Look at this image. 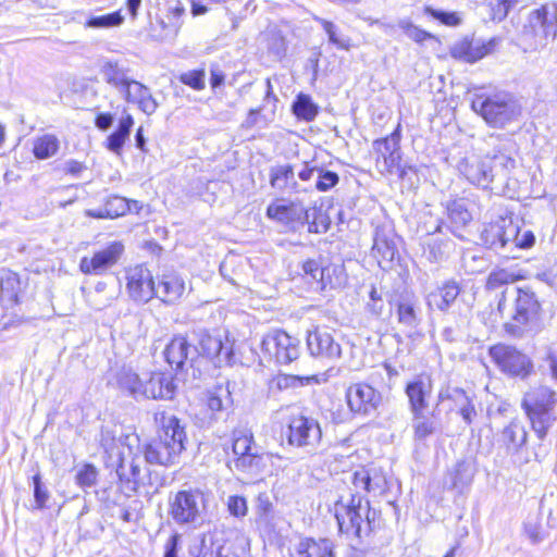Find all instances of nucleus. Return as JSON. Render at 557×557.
<instances>
[{"label": "nucleus", "mask_w": 557, "mask_h": 557, "mask_svg": "<svg viewBox=\"0 0 557 557\" xmlns=\"http://www.w3.org/2000/svg\"><path fill=\"white\" fill-rule=\"evenodd\" d=\"M156 421L161 425L159 435L141 447V454L149 463L173 465L185 449L187 441L185 425L178 418L168 416L165 412L157 413Z\"/></svg>", "instance_id": "1"}, {"label": "nucleus", "mask_w": 557, "mask_h": 557, "mask_svg": "<svg viewBox=\"0 0 557 557\" xmlns=\"http://www.w3.org/2000/svg\"><path fill=\"white\" fill-rule=\"evenodd\" d=\"M521 407L539 440H544L557 420V394L547 386L532 387L524 394Z\"/></svg>", "instance_id": "2"}, {"label": "nucleus", "mask_w": 557, "mask_h": 557, "mask_svg": "<svg viewBox=\"0 0 557 557\" xmlns=\"http://www.w3.org/2000/svg\"><path fill=\"white\" fill-rule=\"evenodd\" d=\"M335 517L343 534L361 539L371 532V522L375 518V511L370 509L368 499L359 494H350L349 498L345 499L342 496L335 503Z\"/></svg>", "instance_id": "3"}, {"label": "nucleus", "mask_w": 557, "mask_h": 557, "mask_svg": "<svg viewBox=\"0 0 557 557\" xmlns=\"http://www.w3.org/2000/svg\"><path fill=\"white\" fill-rule=\"evenodd\" d=\"M100 444L108 455L111 466L116 467L117 472L123 471L128 466L132 470L133 482L138 485L139 463L136 461L141 454L139 436L131 433L116 438L111 432L103 431Z\"/></svg>", "instance_id": "4"}, {"label": "nucleus", "mask_w": 557, "mask_h": 557, "mask_svg": "<svg viewBox=\"0 0 557 557\" xmlns=\"http://www.w3.org/2000/svg\"><path fill=\"white\" fill-rule=\"evenodd\" d=\"M471 108L492 127L504 128L518 121L522 113L519 101L508 92H498L487 97L479 96Z\"/></svg>", "instance_id": "5"}, {"label": "nucleus", "mask_w": 557, "mask_h": 557, "mask_svg": "<svg viewBox=\"0 0 557 557\" xmlns=\"http://www.w3.org/2000/svg\"><path fill=\"white\" fill-rule=\"evenodd\" d=\"M515 310L504 330L512 337H523L540 329L541 305L530 288H516Z\"/></svg>", "instance_id": "6"}, {"label": "nucleus", "mask_w": 557, "mask_h": 557, "mask_svg": "<svg viewBox=\"0 0 557 557\" xmlns=\"http://www.w3.org/2000/svg\"><path fill=\"white\" fill-rule=\"evenodd\" d=\"M198 357L202 356L211 360L214 366L232 364L234 361L233 343L226 334L220 332L210 333L199 330L196 333Z\"/></svg>", "instance_id": "7"}, {"label": "nucleus", "mask_w": 557, "mask_h": 557, "mask_svg": "<svg viewBox=\"0 0 557 557\" xmlns=\"http://www.w3.org/2000/svg\"><path fill=\"white\" fill-rule=\"evenodd\" d=\"M232 449L234 454L233 465L236 470L248 473L259 471L264 457L259 454L251 432L235 430L233 432Z\"/></svg>", "instance_id": "8"}, {"label": "nucleus", "mask_w": 557, "mask_h": 557, "mask_svg": "<svg viewBox=\"0 0 557 557\" xmlns=\"http://www.w3.org/2000/svg\"><path fill=\"white\" fill-rule=\"evenodd\" d=\"M488 352L500 371L511 376L525 377L533 370L531 359L513 346L497 344Z\"/></svg>", "instance_id": "9"}, {"label": "nucleus", "mask_w": 557, "mask_h": 557, "mask_svg": "<svg viewBox=\"0 0 557 557\" xmlns=\"http://www.w3.org/2000/svg\"><path fill=\"white\" fill-rule=\"evenodd\" d=\"M261 349L277 363L289 364L299 357V341L284 331L276 330L263 337Z\"/></svg>", "instance_id": "10"}, {"label": "nucleus", "mask_w": 557, "mask_h": 557, "mask_svg": "<svg viewBox=\"0 0 557 557\" xmlns=\"http://www.w3.org/2000/svg\"><path fill=\"white\" fill-rule=\"evenodd\" d=\"M269 218L274 219L283 224L308 223L309 232L319 233L317 220V210L306 209L300 202H277L271 203L267 209Z\"/></svg>", "instance_id": "11"}, {"label": "nucleus", "mask_w": 557, "mask_h": 557, "mask_svg": "<svg viewBox=\"0 0 557 557\" xmlns=\"http://www.w3.org/2000/svg\"><path fill=\"white\" fill-rule=\"evenodd\" d=\"M518 224L513 223L511 214H499L495 220L486 223L481 232L482 243L490 249H500L517 236Z\"/></svg>", "instance_id": "12"}, {"label": "nucleus", "mask_w": 557, "mask_h": 557, "mask_svg": "<svg viewBox=\"0 0 557 557\" xmlns=\"http://www.w3.org/2000/svg\"><path fill=\"white\" fill-rule=\"evenodd\" d=\"M123 252L124 245L121 242H112L95 251L90 258L83 257L79 261V270L88 275H102L119 262Z\"/></svg>", "instance_id": "13"}, {"label": "nucleus", "mask_w": 557, "mask_h": 557, "mask_svg": "<svg viewBox=\"0 0 557 557\" xmlns=\"http://www.w3.org/2000/svg\"><path fill=\"white\" fill-rule=\"evenodd\" d=\"M322 436L319 422L304 414L295 416L288 424V443L297 447H315Z\"/></svg>", "instance_id": "14"}, {"label": "nucleus", "mask_w": 557, "mask_h": 557, "mask_svg": "<svg viewBox=\"0 0 557 557\" xmlns=\"http://www.w3.org/2000/svg\"><path fill=\"white\" fill-rule=\"evenodd\" d=\"M457 168L471 184L482 188H487L494 181L491 157L487 153L484 157L467 156L459 161Z\"/></svg>", "instance_id": "15"}, {"label": "nucleus", "mask_w": 557, "mask_h": 557, "mask_svg": "<svg viewBox=\"0 0 557 557\" xmlns=\"http://www.w3.org/2000/svg\"><path fill=\"white\" fill-rule=\"evenodd\" d=\"M126 288L129 297L137 302H148L154 297L156 281L143 264L132 267L126 272Z\"/></svg>", "instance_id": "16"}, {"label": "nucleus", "mask_w": 557, "mask_h": 557, "mask_svg": "<svg viewBox=\"0 0 557 557\" xmlns=\"http://www.w3.org/2000/svg\"><path fill=\"white\" fill-rule=\"evenodd\" d=\"M186 293L184 277L172 270H164L157 275L154 297L163 304L172 306L178 304Z\"/></svg>", "instance_id": "17"}, {"label": "nucleus", "mask_w": 557, "mask_h": 557, "mask_svg": "<svg viewBox=\"0 0 557 557\" xmlns=\"http://www.w3.org/2000/svg\"><path fill=\"white\" fill-rule=\"evenodd\" d=\"M381 399V394L366 383H355L346 389L347 405L355 413L369 414L377 408Z\"/></svg>", "instance_id": "18"}, {"label": "nucleus", "mask_w": 557, "mask_h": 557, "mask_svg": "<svg viewBox=\"0 0 557 557\" xmlns=\"http://www.w3.org/2000/svg\"><path fill=\"white\" fill-rule=\"evenodd\" d=\"M307 346L310 354L327 360H336L342 355L341 345L326 329L317 327L307 335Z\"/></svg>", "instance_id": "19"}, {"label": "nucleus", "mask_w": 557, "mask_h": 557, "mask_svg": "<svg viewBox=\"0 0 557 557\" xmlns=\"http://www.w3.org/2000/svg\"><path fill=\"white\" fill-rule=\"evenodd\" d=\"M176 385L170 373L152 372L144 374L141 397L152 399H172Z\"/></svg>", "instance_id": "20"}, {"label": "nucleus", "mask_w": 557, "mask_h": 557, "mask_svg": "<svg viewBox=\"0 0 557 557\" xmlns=\"http://www.w3.org/2000/svg\"><path fill=\"white\" fill-rule=\"evenodd\" d=\"M164 356L171 368L183 370L185 364H194L198 358V349L191 346L185 336L176 335L166 345Z\"/></svg>", "instance_id": "21"}, {"label": "nucleus", "mask_w": 557, "mask_h": 557, "mask_svg": "<svg viewBox=\"0 0 557 557\" xmlns=\"http://www.w3.org/2000/svg\"><path fill=\"white\" fill-rule=\"evenodd\" d=\"M433 391V380L426 372L419 373L410 380L405 388L408 397L409 410H425L428 408V398Z\"/></svg>", "instance_id": "22"}, {"label": "nucleus", "mask_w": 557, "mask_h": 557, "mask_svg": "<svg viewBox=\"0 0 557 557\" xmlns=\"http://www.w3.org/2000/svg\"><path fill=\"white\" fill-rule=\"evenodd\" d=\"M199 513L197 496L191 490H181L171 504V516L180 524L190 523Z\"/></svg>", "instance_id": "23"}, {"label": "nucleus", "mask_w": 557, "mask_h": 557, "mask_svg": "<svg viewBox=\"0 0 557 557\" xmlns=\"http://www.w3.org/2000/svg\"><path fill=\"white\" fill-rule=\"evenodd\" d=\"M529 24L535 34L541 30L544 37L555 38L557 35V3H545L533 10L529 14Z\"/></svg>", "instance_id": "24"}, {"label": "nucleus", "mask_w": 557, "mask_h": 557, "mask_svg": "<svg viewBox=\"0 0 557 557\" xmlns=\"http://www.w3.org/2000/svg\"><path fill=\"white\" fill-rule=\"evenodd\" d=\"M469 206L470 201L466 198L454 199L446 205L447 228L458 238H463L460 231L465 230L473 219Z\"/></svg>", "instance_id": "25"}, {"label": "nucleus", "mask_w": 557, "mask_h": 557, "mask_svg": "<svg viewBox=\"0 0 557 557\" xmlns=\"http://www.w3.org/2000/svg\"><path fill=\"white\" fill-rule=\"evenodd\" d=\"M491 140L497 141L492 151L487 152L491 157V164L496 176L507 177L516 168V160L511 156V144L508 140L498 137H490Z\"/></svg>", "instance_id": "26"}, {"label": "nucleus", "mask_w": 557, "mask_h": 557, "mask_svg": "<svg viewBox=\"0 0 557 557\" xmlns=\"http://www.w3.org/2000/svg\"><path fill=\"white\" fill-rule=\"evenodd\" d=\"M496 45V39H490L487 42L481 40L463 39L457 42L451 49V55L456 59L473 63L486 54L491 53Z\"/></svg>", "instance_id": "27"}, {"label": "nucleus", "mask_w": 557, "mask_h": 557, "mask_svg": "<svg viewBox=\"0 0 557 557\" xmlns=\"http://www.w3.org/2000/svg\"><path fill=\"white\" fill-rule=\"evenodd\" d=\"M460 292V285L454 280H448L426 295V305L432 310L436 309L446 312L455 302Z\"/></svg>", "instance_id": "28"}, {"label": "nucleus", "mask_w": 557, "mask_h": 557, "mask_svg": "<svg viewBox=\"0 0 557 557\" xmlns=\"http://www.w3.org/2000/svg\"><path fill=\"white\" fill-rule=\"evenodd\" d=\"M333 543L327 539H304L290 550V557H334Z\"/></svg>", "instance_id": "29"}, {"label": "nucleus", "mask_w": 557, "mask_h": 557, "mask_svg": "<svg viewBox=\"0 0 557 557\" xmlns=\"http://www.w3.org/2000/svg\"><path fill=\"white\" fill-rule=\"evenodd\" d=\"M301 268L308 280L317 283L320 289H325L326 286L335 287L339 284L338 281H333L331 277V272L335 273L337 270L335 265L321 267L317 260L309 259L302 263Z\"/></svg>", "instance_id": "30"}, {"label": "nucleus", "mask_w": 557, "mask_h": 557, "mask_svg": "<svg viewBox=\"0 0 557 557\" xmlns=\"http://www.w3.org/2000/svg\"><path fill=\"white\" fill-rule=\"evenodd\" d=\"M233 404L231 383L216 385L208 397V409L212 412L210 420L219 419L218 414L228 409Z\"/></svg>", "instance_id": "31"}, {"label": "nucleus", "mask_w": 557, "mask_h": 557, "mask_svg": "<svg viewBox=\"0 0 557 557\" xmlns=\"http://www.w3.org/2000/svg\"><path fill=\"white\" fill-rule=\"evenodd\" d=\"M414 440L423 441L437 432L440 425L435 413H426L425 410L411 411Z\"/></svg>", "instance_id": "32"}, {"label": "nucleus", "mask_w": 557, "mask_h": 557, "mask_svg": "<svg viewBox=\"0 0 557 557\" xmlns=\"http://www.w3.org/2000/svg\"><path fill=\"white\" fill-rule=\"evenodd\" d=\"M270 184L273 188L280 190L300 191L295 181L294 169L289 164L273 166L270 171Z\"/></svg>", "instance_id": "33"}, {"label": "nucleus", "mask_w": 557, "mask_h": 557, "mask_svg": "<svg viewBox=\"0 0 557 557\" xmlns=\"http://www.w3.org/2000/svg\"><path fill=\"white\" fill-rule=\"evenodd\" d=\"M500 437L507 450L516 453L527 443L528 432L521 422L513 420L504 428Z\"/></svg>", "instance_id": "34"}, {"label": "nucleus", "mask_w": 557, "mask_h": 557, "mask_svg": "<svg viewBox=\"0 0 557 557\" xmlns=\"http://www.w3.org/2000/svg\"><path fill=\"white\" fill-rule=\"evenodd\" d=\"M128 102L137 104L138 109L147 115L153 114L159 107L150 89L140 82L133 85V94Z\"/></svg>", "instance_id": "35"}, {"label": "nucleus", "mask_w": 557, "mask_h": 557, "mask_svg": "<svg viewBox=\"0 0 557 557\" xmlns=\"http://www.w3.org/2000/svg\"><path fill=\"white\" fill-rule=\"evenodd\" d=\"M343 483L348 485L352 484L356 487H381L382 482L373 478L371 471L367 468L360 467L354 471H345L343 473Z\"/></svg>", "instance_id": "36"}, {"label": "nucleus", "mask_w": 557, "mask_h": 557, "mask_svg": "<svg viewBox=\"0 0 557 557\" xmlns=\"http://www.w3.org/2000/svg\"><path fill=\"white\" fill-rule=\"evenodd\" d=\"M143 376L128 369H122L116 374L117 386L134 398L141 397Z\"/></svg>", "instance_id": "37"}, {"label": "nucleus", "mask_w": 557, "mask_h": 557, "mask_svg": "<svg viewBox=\"0 0 557 557\" xmlns=\"http://www.w3.org/2000/svg\"><path fill=\"white\" fill-rule=\"evenodd\" d=\"M21 290L20 277L12 271H5L0 276V295L3 300L11 304L18 301V293Z\"/></svg>", "instance_id": "38"}, {"label": "nucleus", "mask_w": 557, "mask_h": 557, "mask_svg": "<svg viewBox=\"0 0 557 557\" xmlns=\"http://www.w3.org/2000/svg\"><path fill=\"white\" fill-rule=\"evenodd\" d=\"M451 246L453 242L449 239L430 237L423 253L430 262H441L448 256Z\"/></svg>", "instance_id": "39"}, {"label": "nucleus", "mask_w": 557, "mask_h": 557, "mask_svg": "<svg viewBox=\"0 0 557 557\" xmlns=\"http://www.w3.org/2000/svg\"><path fill=\"white\" fill-rule=\"evenodd\" d=\"M59 150V140L54 135H44L34 143L33 152L37 159L44 160L54 156Z\"/></svg>", "instance_id": "40"}, {"label": "nucleus", "mask_w": 557, "mask_h": 557, "mask_svg": "<svg viewBox=\"0 0 557 557\" xmlns=\"http://www.w3.org/2000/svg\"><path fill=\"white\" fill-rule=\"evenodd\" d=\"M128 71L119 65L117 62L107 61L101 66V74L104 81L112 87L123 85V82L128 78Z\"/></svg>", "instance_id": "41"}, {"label": "nucleus", "mask_w": 557, "mask_h": 557, "mask_svg": "<svg viewBox=\"0 0 557 557\" xmlns=\"http://www.w3.org/2000/svg\"><path fill=\"white\" fill-rule=\"evenodd\" d=\"M399 140L400 134L398 128L395 129L389 136L374 140L372 147L376 153V157L383 158L392 152L400 151Z\"/></svg>", "instance_id": "42"}, {"label": "nucleus", "mask_w": 557, "mask_h": 557, "mask_svg": "<svg viewBox=\"0 0 557 557\" xmlns=\"http://www.w3.org/2000/svg\"><path fill=\"white\" fill-rule=\"evenodd\" d=\"M293 112L299 119L312 121L318 114V107L310 96L300 94L293 103Z\"/></svg>", "instance_id": "43"}, {"label": "nucleus", "mask_w": 557, "mask_h": 557, "mask_svg": "<svg viewBox=\"0 0 557 557\" xmlns=\"http://www.w3.org/2000/svg\"><path fill=\"white\" fill-rule=\"evenodd\" d=\"M309 376H299L292 374H277L270 382V391H284L288 388H295L299 386H304L309 383Z\"/></svg>", "instance_id": "44"}, {"label": "nucleus", "mask_w": 557, "mask_h": 557, "mask_svg": "<svg viewBox=\"0 0 557 557\" xmlns=\"http://www.w3.org/2000/svg\"><path fill=\"white\" fill-rule=\"evenodd\" d=\"M438 404L446 400L454 403L458 409L467 406L472 401L471 397L461 388L446 386L440 389L437 395Z\"/></svg>", "instance_id": "45"}, {"label": "nucleus", "mask_w": 557, "mask_h": 557, "mask_svg": "<svg viewBox=\"0 0 557 557\" xmlns=\"http://www.w3.org/2000/svg\"><path fill=\"white\" fill-rule=\"evenodd\" d=\"M474 475V467L470 462H458L451 473V487H467L471 485Z\"/></svg>", "instance_id": "46"}, {"label": "nucleus", "mask_w": 557, "mask_h": 557, "mask_svg": "<svg viewBox=\"0 0 557 557\" xmlns=\"http://www.w3.org/2000/svg\"><path fill=\"white\" fill-rule=\"evenodd\" d=\"M397 315L399 323L409 329H414L420 322L416 305L411 301H400L397 308Z\"/></svg>", "instance_id": "47"}, {"label": "nucleus", "mask_w": 557, "mask_h": 557, "mask_svg": "<svg viewBox=\"0 0 557 557\" xmlns=\"http://www.w3.org/2000/svg\"><path fill=\"white\" fill-rule=\"evenodd\" d=\"M124 22L121 11H115L104 15L90 17L86 25L91 28H110L120 26Z\"/></svg>", "instance_id": "48"}, {"label": "nucleus", "mask_w": 557, "mask_h": 557, "mask_svg": "<svg viewBox=\"0 0 557 557\" xmlns=\"http://www.w3.org/2000/svg\"><path fill=\"white\" fill-rule=\"evenodd\" d=\"M519 0H493L488 7L491 10V18L496 22L504 21L511 9L518 4Z\"/></svg>", "instance_id": "49"}, {"label": "nucleus", "mask_w": 557, "mask_h": 557, "mask_svg": "<svg viewBox=\"0 0 557 557\" xmlns=\"http://www.w3.org/2000/svg\"><path fill=\"white\" fill-rule=\"evenodd\" d=\"M397 26L413 41L422 44L434 36L420 27L413 25L409 20H399Z\"/></svg>", "instance_id": "50"}, {"label": "nucleus", "mask_w": 557, "mask_h": 557, "mask_svg": "<svg viewBox=\"0 0 557 557\" xmlns=\"http://www.w3.org/2000/svg\"><path fill=\"white\" fill-rule=\"evenodd\" d=\"M317 182L315 188L319 191H327L333 188L339 182V176L336 172L325 170L323 168L318 166V171L315 174Z\"/></svg>", "instance_id": "51"}, {"label": "nucleus", "mask_w": 557, "mask_h": 557, "mask_svg": "<svg viewBox=\"0 0 557 557\" xmlns=\"http://www.w3.org/2000/svg\"><path fill=\"white\" fill-rule=\"evenodd\" d=\"M516 278H517V276L513 273H511L505 269L495 270V271H492L487 277L486 288L487 289H497V288L502 287L503 285L513 283L516 281Z\"/></svg>", "instance_id": "52"}, {"label": "nucleus", "mask_w": 557, "mask_h": 557, "mask_svg": "<svg viewBox=\"0 0 557 557\" xmlns=\"http://www.w3.org/2000/svg\"><path fill=\"white\" fill-rule=\"evenodd\" d=\"M205 77V70H190L182 73L178 79L181 83L195 90H202L206 87Z\"/></svg>", "instance_id": "53"}, {"label": "nucleus", "mask_w": 557, "mask_h": 557, "mask_svg": "<svg viewBox=\"0 0 557 557\" xmlns=\"http://www.w3.org/2000/svg\"><path fill=\"white\" fill-rule=\"evenodd\" d=\"M401 163L400 151L392 152L386 157H376V168L382 174L393 175Z\"/></svg>", "instance_id": "54"}, {"label": "nucleus", "mask_w": 557, "mask_h": 557, "mask_svg": "<svg viewBox=\"0 0 557 557\" xmlns=\"http://www.w3.org/2000/svg\"><path fill=\"white\" fill-rule=\"evenodd\" d=\"M106 205L109 210V212H107V215H110V219L121 216L125 214L127 211H132V207L128 203V200H126L123 197H112L106 202Z\"/></svg>", "instance_id": "55"}, {"label": "nucleus", "mask_w": 557, "mask_h": 557, "mask_svg": "<svg viewBox=\"0 0 557 557\" xmlns=\"http://www.w3.org/2000/svg\"><path fill=\"white\" fill-rule=\"evenodd\" d=\"M98 471L94 465H83L76 473V482L82 486H90L97 483Z\"/></svg>", "instance_id": "56"}, {"label": "nucleus", "mask_w": 557, "mask_h": 557, "mask_svg": "<svg viewBox=\"0 0 557 557\" xmlns=\"http://www.w3.org/2000/svg\"><path fill=\"white\" fill-rule=\"evenodd\" d=\"M424 12L433 18L438 20L444 25L457 26L460 24V17L455 12L435 10L431 7H425Z\"/></svg>", "instance_id": "57"}, {"label": "nucleus", "mask_w": 557, "mask_h": 557, "mask_svg": "<svg viewBox=\"0 0 557 557\" xmlns=\"http://www.w3.org/2000/svg\"><path fill=\"white\" fill-rule=\"evenodd\" d=\"M367 311L374 317H380L384 312L385 302L382 299L381 293L373 286L369 294V301L367 302Z\"/></svg>", "instance_id": "58"}, {"label": "nucleus", "mask_w": 557, "mask_h": 557, "mask_svg": "<svg viewBox=\"0 0 557 557\" xmlns=\"http://www.w3.org/2000/svg\"><path fill=\"white\" fill-rule=\"evenodd\" d=\"M315 20L321 23L323 29L325 30V33L329 36V40L332 44L336 45L341 49H348V47H349L348 40L341 39L337 36L336 30H335V25L332 22L320 18V17H315Z\"/></svg>", "instance_id": "59"}, {"label": "nucleus", "mask_w": 557, "mask_h": 557, "mask_svg": "<svg viewBox=\"0 0 557 557\" xmlns=\"http://www.w3.org/2000/svg\"><path fill=\"white\" fill-rule=\"evenodd\" d=\"M227 508L231 515L235 517H244L247 513V503L244 497L231 496L227 502Z\"/></svg>", "instance_id": "60"}, {"label": "nucleus", "mask_w": 557, "mask_h": 557, "mask_svg": "<svg viewBox=\"0 0 557 557\" xmlns=\"http://www.w3.org/2000/svg\"><path fill=\"white\" fill-rule=\"evenodd\" d=\"M515 247L518 248H530L535 243V236L531 231H524L520 232V228L518 227V234L515 237H511V242Z\"/></svg>", "instance_id": "61"}, {"label": "nucleus", "mask_w": 557, "mask_h": 557, "mask_svg": "<svg viewBox=\"0 0 557 557\" xmlns=\"http://www.w3.org/2000/svg\"><path fill=\"white\" fill-rule=\"evenodd\" d=\"M123 113L124 115L120 119L117 128L114 131V133L120 134V136L127 139L134 125V119L129 113L126 112V110H124Z\"/></svg>", "instance_id": "62"}, {"label": "nucleus", "mask_w": 557, "mask_h": 557, "mask_svg": "<svg viewBox=\"0 0 557 557\" xmlns=\"http://www.w3.org/2000/svg\"><path fill=\"white\" fill-rule=\"evenodd\" d=\"M84 170H86V165L74 159L66 160L62 164V171L73 176H78Z\"/></svg>", "instance_id": "63"}, {"label": "nucleus", "mask_w": 557, "mask_h": 557, "mask_svg": "<svg viewBox=\"0 0 557 557\" xmlns=\"http://www.w3.org/2000/svg\"><path fill=\"white\" fill-rule=\"evenodd\" d=\"M180 541L181 535L177 533L173 534L165 543L163 557H178L177 553Z\"/></svg>", "instance_id": "64"}]
</instances>
